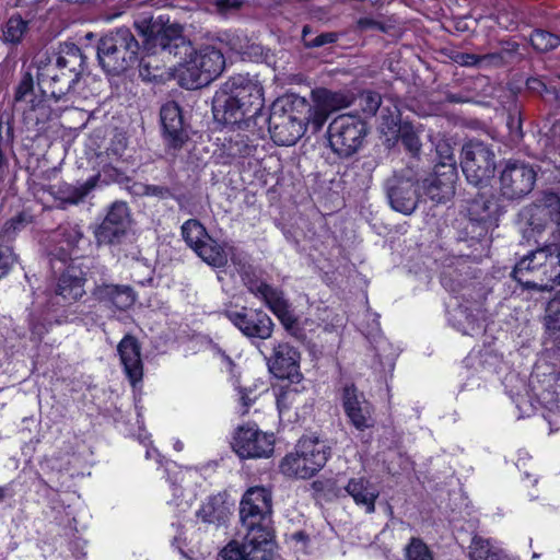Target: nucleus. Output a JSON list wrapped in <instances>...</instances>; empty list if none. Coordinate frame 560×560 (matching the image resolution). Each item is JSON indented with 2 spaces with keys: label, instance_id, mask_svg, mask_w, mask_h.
Masks as SVG:
<instances>
[{
  "label": "nucleus",
  "instance_id": "7",
  "mask_svg": "<svg viewBox=\"0 0 560 560\" xmlns=\"http://www.w3.org/2000/svg\"><path fill=\"white\" fill-rule=\"evenodd\" d=\"M330 447L318 438L303 436L295 452L288 454L280 463V470L288 477L310 479L327 463Z\"/></svg>",
  "mask_w": 560,
  "mask_h": 560
},
{
  "label": "nucleus",
  "instance_id": "16",
  "mask_svg": "<svg viewBox=\"0 0 560 560\" xmlns=\"http://www.w3.org/2000/svg\"><path fill=\"white\" fill-rule=\"evenodd\" d=\"M226 317L247 337L260 339L271 337L273 323L271 318L261 311H230L226 312Z\"/></svg>",
  "mask_w": 560,
  "mask_h": 560
},
{
  "label": "nucleus",
  "instance_id": "56",
  "mask_svg": "<svg viewBox=\"0 0 560 560\" xmlns=\"http://www.w3.org/2000/svg\"><path fill=\"white\" fill-rule=\"evenodd\" d=\"M144 192L145 195L156 196L159 198H167L168 196H171V191L168 188L155 185L147 186Z\"/></svg>",
  "mask_w": 560,
  "mask_h": 560
},
{
  "label": "nucleus",
  "instance_id": "14",
  "mask_svg": "<svg viewBox=\"0 0 560 560\" xmlns=\"http://www.w3.org/2000/svg\"><path fill=\"white\" fill-rule=\"evenodd\" d=\"M457 178V170L452 164L435 165L433 173L422 180V192L435 203H445L455 195Z\"/></svg>",
  "mask_w": 560,
  "mask_h": 560
},
{
  "label": "nucleus",
  "instance_id": "26",
  "mask_svg": "<svg viewBox=\"0 0 560 560\" xmlns=\"http://www.w3.org/2000/svg\"><path fill=\"white\" fill-rule=\"evenodd\" d=\"M469 214L472 221L494 225L500 215V208L494 198L479 196L471 202Z\"/></svg>",
  "mask_w": 560,
  "mask_h": 560
},
{
  "label": "nucleus",
  "instance_id": "64",
  "mask_svg": "<svg viewBox=\"0 0 560 560\" xmlns=\"http://www.w3.org/2000/svg\"><path fill=\"white\" fill-rule=\"evenodd\" d=\"M383 345H385L384 341L380 342V345L376 347V350L378 351L382 348Z\"/></svg>",
  "mask_w": 560,
  "mask_h": 560
},
{
  "label": "nucleus",
  "instance_id": "44",
  "mask_svg": "<svg viewBox=\"0 0 560 560\" xmlns=\"http://www.w3.org/2000/svg\"><path fill=\"white\" fill-rule=\"evenodd\" d=\"M171 23H165L163 25L158 26L156 23H152L151 20H142V21H136L135 25L138 28V31L145 37H148L149 40L152 42L154 46L160 45L155 42L156 34L165 26L170 25Z\"/></svg>",
  "mask_w": 560,
  "mask_h": 560
},
{
  "label": "nucleus",
  "instance_id": "22",
  "mask_svg": "<svg viewBox=\"0 0 560 560\" xmlns=\"http://www.w3.org/2000/svg\"><path fill=\"white\" fill-rule=\"evenodd\" d=\"M345 489L355 504L363 508L366 513H373L375 511V501L380 495V491L369 480L362 477L352 478Z\"/></svg>",
  "mask_w": 560,
  "mask_h": 560
},
{
  "label": "nucleus",
  "instance_id": "30",
  "mask_svg": "<svg viewBox=\"0 0 560 560\" xmlns=\"http://www.w3.org/2000/svg\"><path fill=\"white\" fill-rule=\"evenodd\" d=\"M28 21L20 15H12L2 26L3 40L7 44L19 45L28 33Z\"/></svg>",
  "mask_w": 560,
  "mask_h": 560
},
{
  "label": "nucleus",
  "instance_id": "9",
  "mask_svg": "<svg viewBox=\"0 0 560 560\" xmlns=\"http://www.w3.org/2000/svg\"><path fill=\"white\" fill-rule=\"evenodd\" d=\"M366 136L365 122L358 116L343 114L328 127V141L332 151L342 158L355 153Z\"/></svg>",
  "mask_w": 560,
  "mask_h": 560
},
{
  "label": "nucleus",
  "instance_id": "20",
  "mask_svg": "<svg viewBox=\"0 0 560 560\" xmlns=\"http://www.w3.org/2000/svg\"><path fill=\"white\" fill-rule=\"evenodd\" d=\"M84 282L83 272L74 266H69L58 280L56 294L65 303H73L84 295Z\"/></svg>",
  "mask_w": 560,
  "mask_h": 560
},
{
  "label": "nucleus",
  "instance_id": "35",
  "mask_svg": "<svg viewBox=\"0 0 560 560\" xmlns=\"http://www.w3.org/2000/svg\"><path fill=\"white\" fill-rule=\"evenodd\" d=\"M530 44L538 51H549L560 45V37L542 30H536L530 36Z\"/></svg>",
  "mask_w": 560,
  "mask_h": 560
},
{
  "label": "nucleus",
  "instance_id": "58",
  "mask_svg": "<svg viewBox=\"0 0 560 560\" xmlns=\"http://www.w3.org/2000/svg\"><path fill=\"white\" fill-rule=\"evenodd\" d=\"M21 224H22V219L20 217L13 218L4 224L3 232L5 234H10L11 232L16 231Z\"/></svg>",
  "mask_w": 560,
  "mask_h": 560
},
{
  "label": "nucleus",
  "instance_id": "46",
  "mask_svg": "<svg viewBox=\"0 0 560 560\" xmlns=\"http://www.w3.org/2000/svg\"><path fill=\"white\" fill-rule=\"evenodd\" d=\"M15 261L16 257L12 248L0 245V279L8 275Z\"/></svg>",
  "mask_w": 560,
  "mask_h": 560
},
{
  "label": "nucleus",
  "instance_id": "33",
  "mask_svg": "<svg viewBox=\"0 0 560 560\" xmlns=\"http://www.w3.org/2000/svg\"><path fill=\"white\" fill-rule=\"evenodd\" d=\"M501 552L488 539L477 536L472 538L469 552L471 560H500Z\"/></svg>",
  "mask_w": 560,
  "mask_h": 560
},
{
  "label": "nucleus",
  "instance_id": "11",
  "mask_svg": "<svg viewBox=\"0 0 560 560\" xmlns=\"http://www.w3.org/2000/svg\"><path fill=\"white\" fill-rule=\"evenodd\" d=\"M537 172L533 165L522 161H509L500 175L501 195L515 200L527 196L535 186Z\"/></svg>",
  "mask_w": 560,
  "mask_h": 560
},
{
  "label": "nucleus",
  "instance_id": "43",
  "mask_svg": "<svg viewBox=\"0 0 560 560\" xmlns=\"http://www.w3.org/2000/svg\"><path fill=\"white\" fill-rule=\"evenodd\" d=\"M13 117L10 114H2L0 118V145L9 147L13 142Z\"/></svg>",
  "mask_w": 560,
  "mask_h": 560
},
{
  "label": "nucleus",
  "instance_id": "5",
  "mask_svg": "<svg viewBox=\"0 0 560 560\" xmlns=\"http://www.w3.org/2000/svg\"><path fill=\"white\" fill-rule=\"evenodd\" d=\"M272 513L271 492L265 487H252L243 495L240 503L241 527L238 535L243 537L241 546H258L257 558L264 559L275 545L270 529Z\"/></svg>",
  "mask_w": 560,
  "mask_h": 560
},
{
  "label": "nucleus",
  "instance_id": "55",
  "mask_svg": "<svg viewBox=\"0 0 560 560\" xmlns=\"http://www.w3.org/2000/svg\"><path fill=\"white\" fill-rule=\"evenodd\" d=\"M480 63L486 65H492V66H500L506 62L505 57L503 56V52H491L486 55H480Z\"/></svg>",
  "mask_w": 560,
  "mask_h": 560
},
{
  "label": "nucleus",
  "instance_id": "39",
  "mask_svg": "<svg viewBox=\"0 0 560 560\" xmlns=\"http://www.w3.org/2000/svg\"><path fill=\"white\" fill-rule=\"evenodd\" d=\"M397 132L402 144L409 152H411L412 154H417L420 151L421 142L416 130L411 125L402 124L398 128Z\"/></svg>",
  "mask_w": 560,
  "mask_h": 560
},
{
  "label": "nucleus",
  "instance_id": "24",
  "mask_svg": "<svg viewBox=\"0 0 560 560\" xmlns=\"http://www.w3.org/2000/svg\"><path fill=\"white\" fill-rule=\"evenodd\" d=\"M161 122L165 133L172 139L173 145L178 147L184 141L183 117L175 102H168L161 108Z\"/></svg>",
  "mask_w": 560,
  "mask_h": 560
},
{
  "label": "nucleus",
  "instance_id": "60",
  "mask_svg": "<svg viewBox=\"0 0 560 560\" xmlns=\"http://www.w3.org/2000/svg\"><path fill=\"white\" fill-rule=\"evenodd\" d=\"M515 124V128L517 130V132L521 130V119L520 118H515L514 116L510 115V120L508 122V125L510 126V128H512Z\"/></svg>",
  "mask_w": 560,
  "mask_h": 560
},
{
  "label": "nucleus",
  "instance_id": "32",
  "mask_svg": "<svg viewBox=\"0 0 560 560\" xmlns=\"http://www.w3.org/2000/svg\"><path fill=\"white\" fill-rule=\"evenodd\" d=\"M197 516L205 523L221 525L226 521L228 509L215 499H211L200 508Z\"/></svg>",
  "mask_w": 560,
  "mask_h": 560
},
{
  "label": "nucleus",
  "instance_id": "61",
  "mask_svg": "<svg viewBox=\"0 0 560 560\" xmlns=\"http://www.w3.org/2000/svg\"><path fill=\"white\" fill-rule=\"evenodd\" d=\"M5 497V489L3 487H0V500H3Z\"/></svg>",
  "mask_w": 560,
  "mask_h": 560
},
{
  "label": "nucleus",
  "instance_id": "57",
  "mask_svg": "<svg viewBox=\"0 0 560 560\" xmlns=\"http://www.w3.org/2000/svg\"><path fill=\"white\" fill-rule=\"evenodd\" d=\"M518 50V44L515 42H504L502 43V48L500 52H503L505 60L512 57Z\"/></svg>",
  "mask_w": 560,
  "mask_h": 560
},
{
  "label": "nucleus",
  "instance_id": "28",
  "mask_svg": "<svg viewBox=\"0 0 560 560\" xmlns=\"http://www.w3.org/2000/svg\"><path fill=\"white\" fill-rule=\"evenodd\" d=\"M194 250L203 261L212 267L220 268L228 262V254L224 248L209 235Z\"/></svg>",
  "mask_w": 560,
  "mask_h": 560
},
{
  "label": "nucleus",
  "instance_id": "10",
  "mask_svg": "<svg viewBox=\"0 0 560 560\" xmlns=\"http://www.w3.org/2000/svg\"><path fill=\"white\" fill-rule=\"evenodd\" d=\"M462 168L467 180L479 186L489 180L495 170L494 153L480 141H470L463 147Z\"/></svg>",
  "mask_w": 560,
  "mask_h": 560
},
{
  "label": "nucleus",
  "instance_id": "1",
  "mask_svg": "<svg viewBox=\"0 0 560 560\" xmlns=\"http://www.w3.org/2000/svg\"><path fill=\"white\" fill-rule=\"evenodd\" d=\"M180 24H170L155 36L163 52L177 58L174 77L188 90L203 88L215 80L224 70L225 58L213 45L195 48L183 35Z\"/></svg>",
  "mask_w": 560,
  "mask_h": 560
},
{
  "label": "nucleus",
  "instance_id": "63",
  "mask_svg": "<svg viewBox=\"0 0 560 560\" xmlns=\"http://www.w3.org/2000/svg\"><path fill=\"white\" fill-rule=\"evenodd\" d=\"M552 301H559L560 304V291L557 293V296Z\"/></svg>",
  "mask_w": 560,
  "mask_h": 560
},
{
  "label": "nucleus",
  "instance_id": "21",
  "mask_svg": "<svg viewBox=\"0 0 560 560\" xmlns=\"http://www.w3.org/2000/svg\"><path fill=\"white\" fill-rule=\"evenodd\" d=\"M540 268L534 258V252L523 257L514 267L512 276L522 285L538 291H551L552 284L545 281H538Z\"/></svg>",
  "mask_w": 560,
  "mask_h": 560
},
{
  "label": "nucleus",
  "instance_id": "45",
  "mask_svg": "<svg viewBox=\"0 0 560 560\" xmlns=\"http://www.w3.org/2000/svg\"><path fill=\"white\" fill-rule=\"evenodd\" d=\"M546 326L549 330L560 331V304L559 301H550L546 308Z\"/></svg>",
  "mask_w": 560,
  "mask_h": 560
},
{
  "label": "nucleus",
  "instance_id": "17",
  "mask_svg": "<svg viewBox=\"0 0 560 560\" xmlns=\"http://www.w3.org/2000/svg\"><path fill=\"white\" fill-rule=\"evenodd\" d=\"M249 291L261 298L270 311L280 319L287 329H292L296 323L290 304L283 293L265 282L250 283Z\"/></svg>",
  "mask_w": 560,
  "mask_h": 560
},
{
  "label": "nucleus",
  "instance_id": "53",
  "mask_svg": "<svg viewBox=\"0 0 560 560\" xmlns=\"http://www.w3.org/2000/svg\"><path fill=\"white\" fill-rule=\"evenodd\" d=\"M238 394L240 401L243 406L242 413L245 415L248 411V408L252 406V404L256 400L257 396L254 394V390L252 389H241Z\"/></svg>",
  "mask_w": 560,
  "mask_h": 560
},
{
  "label": "nucleus",
  "instance_id": "52",
  "mask_svg": "<svg viewBox=\"0 0 560 560\" xmlns=\"http://www.w3.org/2000/svg\"><path fill=\"white\" fill-rule=\"evenodd\" d=\"M214 5L219 13L226 14L230 11L240 10L243 5V0H220Z\"/></svg>",
  "mask_w": 560,
  "mask_h": 560
},
{
  "label": "nucleus",
  "instance_id": "50",
  "mask_svg": "<svg viewBox=\"0 0 560 560\" xmlns=\"http://www.w3.org/2000/svg\"><path fill=\"white\" fill-rule=\"evenodd\" d=\"M436 152L440 156V161L436 165H447L452 164V167H456V159L453 152L452 147L446 142H441L438 144Z\"/></svg>",
  "mask_w": 560,
  "mask_h": 560
},
{
  "label": "nucleus",
  "instance_id": "8",
  "mask_svg": "<svg viewBox=\"0 0 560 560\" xmlns=\"http://www.w3.org/2000/svg\"><path fill=\"white\" fill-rule=\"evenodd\" d=\"M268 129L278 145H293L306 130V116L302 115L295 100H277L271 107Z\"/></svg>",
  "mask_w": 560,
  "mask_h": 560
},
{
  "label": "nucleus",
  "instance_id": "3",
  "mask_svg": "<svg viewBox=\"0 0 560 560\" xmlns=\"http://www.w3.org/2000/svg\"><path fill=\"white\" fill-rule=\"evenodd\" d=\"M84 59L74 44H62L56 51L37 55V83L45 97L62 100L79 80Z\"/></svg>",
  "mask_w": 560,
  "mask_h": 560
},
{
  "label": "nucleus",
  "instance_id": "37",
  "mask_svg": "<svg viewBox=\"0 0 560 560\" xmlns=\"http://www.w3.org/2000/svg\"><path fill=\"white\" fill-rule=\"evenodd\" d=\"M126 229L120 225L102 222L95 232V237L100 244L114 243L125 234Z\"/></svg>",
  "mask_w": 560,
  "mask_h": 560
},
{
  "label": "nucleus",
  "instance_id": "47",
  "mask_svg": "<svg viewBox=\"0 0 560 560\" xmlns=\"http://www.w3.org/2000/svg\"><path fill=\"white\" fill-rule=\"evenodd\" d=\"M299 397V393L294 388H287L282 389L277 395V406L279 409V412L282 413L284 410H288Z\"/></svg>",
  "mask_w": 560,
  "mask_h": 560
},
{
  "label": "nucleus",
  "instance_id": "62",
  "mask_svg": "<svg viewBox=\"0 0 560 560\" xmlns=\"http://www.w3.org/2000/svg\"><path fill=\"white\" fill-rule=\"evenodd\" d=\"M175 447H176V450H177V451H180V450L183 448V444H182V443H179V442H177V443L175 444Z\"/></svg>",
  "mask_w": 560,
  "mask_h": 560
},
{
  "label": "nucleus",
  "instance_id": "54",
  "mask_svg": "<svg viewBox=\"0 0 560 560\" xmlns=\"http://www.w3.org/2000/svg\"><path fill=\"white\" fill-rule=\"evenodd\" d=\"M480 55L459 52L455 57V61L462 66H477L480 63Z\"/></svg>",
  "mask_w": 560,
  "mask_h": 560
},
{
  "label": "nucleus",
  "instance_id": "27",
  "mask_svg": "<svg viewBox=\"0 0 560 560\" xmlns=\"http://www.w3.org/2000/svg\"><path fill=\"white\" fill-rule=\"evenodd\" d=\"M257 547L241 546L238 540H232L220 551L218 560H272L275 545L270 546V550L264 559L257 558L256 553H254Z\"/></svg>",
  "mask_w": 560,
  "mask_h": 560
},
{
  "label": "nucleus",
  "instance_id": "18",
  "mask_svg": "<svg viewBox=\"0 0 560 560\" xmlns=\"http://www.w3.org/2000/svg\"><path fill=\"white\" fill-rule=\"evenodd\" d=\"M117 351L125 373L135 386L143 376L140 345L133 336L126 335L118 343Z\"/></svg>",
  "mask_w": 560,
  "mask_h": 560
},
{
  "label": "nucleus",
  "instance_id": "6",
  "mask_svg": "<svg viewBox=\"0 0 560 560\" xmlns=\"http://www.w3.org/2000/svg\"><path fill=\"white\" fill-rule=\"evenodd\" d=\"M139 48L138 40L128 27L116 28L98 40V62L108 74H121L136 65Z\"/></svg>",
  "mask_w": 560,
  "mask_h": 560
},
{
  "label": "nucleus",
  "instance_id": "12",
  "mask_svg": "<svg viewBox=\"0 0 560 560\" xmlns=\"http://www.w3.org/2000/svg\"><path fill=\"white\" fill-rule=\"evenodd\" d=\"M416 174L412 170L394 173L386 180V196L396 212L410 215L417 209L419 196L415 189Z\"/></svg>",
  "mask_w": 560,
  "mask_h": 560
},
{
  "label": "nucleus",
  "instance_id": "42",
  "mask_svg": "<svg viewBox=\"0 0 560 560\" xmlns=\"http://www.w3.org/2000/svg\"><path fill=\"white\" fill-rule=\"evenodd\" d=\"M406 559L433 560L432 555L427 545L418 538H412L409 545L406 547Z\"/></svg>",
  "mask_w": 560,
  "mask_h": 560
},
{
  "label": "nucleus",
  "instance_id": "51",
  "mask_svg": "<svg viewBox=\"0 0 560 560\" xmlns=\"http://www.w3.org/2000/svg\"><path fill=\"white\" fill-rule=\"evenodd\" d=\"M339 39V34L336 32L322 33L313 39L305 40V45L310 48L322 47L328 44H334Z\"/></svg>",
  "mask_w": 560,
  "mask_h": 560
},
{
  "label": "nucleus",
  "instance_id": "34",
  "mask_svg": "<svg viewBox=\"0 0 560 560\" xmlns=\"http://www.w3.org/2000/svg\"><path fill=\"white\" fill-rule=\"evenodd\" d=\"M182 235L187 245L195 249L207 238L208 233L199 221L190 219L182 225Z\"/></svg>",
  "mask_w": 560,
  "mask_h": 560
},
{
  "label": "nucleus",
  "instance_id": "2",
  "mask_svg": "<svg viewBox=\"0 0 560 560\" xmlns=\"http://www.w3.org/2000/svg\"><path fill=\"white\" fill-rule=\"evenodd\" d=\"M520 215L532 236L550 232L545 246L534 252V258L540 268L538 281L548 282L553 289L555 283H560V196L544 192L536 203L524 208Z\"/></svg>",
  "mask_w": 560,
  "mask_h": 560
},
{
  "label": "nucleus",
  "instance_id": "23",
  "mask_svg": "<svg viewBox=\"0 0 560 560\" xmlns=\"http://www.w3.org/2000/svg\"><path fill=\"white\" fill-rule=\"evenodd\" d=\"M93 296L104 303L113 304L118 308H126L133 304L135 295L129 287L100 284L93 290Z\"/></svg>",
  "mask_w": 560,
  "mask_h": 560
},
{
  "label": "nucleus",
  "instance_id": "40",
  "mask_svg": "<svg viewBox=\"0 0 560 560\" xmlns=\"http://www.w3.org/2000/svg\"><path fill=\"white\" fill-rule=\"evenodd\" d=\"M358 102L361 110L370 116L375 115L383 105L382 96L373 91H363L360 93Z\"/></svg>",
  "mask_w": 560,
  "mask_h": 560
},
{
  "label": "nucleus",
  "instance_id": "19",
  "mask_svg": "<svg viewBox=\"0 0 560 560\" xmlns=\"http://www.w3.org/2000/svg\"><path fill=\"white\" fill-rule=\"evenodd\" d=\"M299 351L289 343H279L273 349L270 370L279 378H293L299 374Z\"/></svg>",
  "mask_w": 560,
  "mask_h": 560
},
{
  "label": "nucleus",
  "instance_id": "25",
  "mask_svg": "<svg viewBox=\"0 0 560 560\" xmlns=\"http://www.w3.org/2000/svg\"><path fill=\"white\" fill-rule=\"evenodd\" d=\"M83 233L78 224H62L54 233V241L57 242L56 249L61 260H66L82 240Z\"/></svg>",
  "mask_w": 560,
  "mask_h": 560
},
{
  "label": "nucleus",
  "instance_id": "49",
  "mask_svg": "<svg viewBox=\"0 0 560 560\" xmlns=\"http://www.w3.org/2000/svg\"><path fill=\"white\" fill-rule=\"evenodd\" d=\"M34 81L31 73L25 72L22 77L16 91H15V101L20 102L25 100V97L33 92Z\"/></svg>",
  "mask_w": 560,
  "mask_h": 560
},
{
  "label": "nucleus",
  "instance_id": "36",
  "mask_svg": "<svg viewBox=\"0 0 560 560\" xmlns=\"http://www.w3.org/2000/svg\"><path fill=\"white\" fill-rule=\"evenodd\" d=\"M96 177H92L78 186H69L65 191L63 200L77 205L82 201L96 185Z\"/></svg>",
  "mask_w": 560,
  "mask_h": 560
},
{
  "label": "nucleus",
  "instance_id": "4",
  "mask_svg": "<svg viewBox=\"0 0 560 560\" xmlns=\"http://www.w3.org/2000/svg\"><path fill=\"white\" fill-rule=\"evenodd\" d=\"M262 85L256 77L236 74L231 77L213 97V114L225 124L241 122L245 117L256 116L264 107Z\"/></svg>",
  "mask_w": 560,
  "mask_h": 560
},
{
  "label": "nucleus",
  "instance_id": "59",
  "mask_svg": "<svg viewBox=\"0 0 560 560\" xmlns=\"http://www.w3.org/2000/svg\"><path fill=\"white\" fill-rule=\"evenodd\" d=\"M378 26V23L372 19H369V18H361L359 21H358V27L360 30H369V28H374V27H377Z\"/></svg>",
  "mask_w": 560,
  "mask_h": 560
},
{
  "label": "nucleus",
  "instance_id": "48",
  "mask_svg": "<svg viewBox=\"0 0 560 560\" xmlns=\"http://www.w3.org/2000/svg\"><path fill=\"white\" fill-rule=\"evenodd\" d=\"M457 313H458V317L465 316V318L467 320V325H464L463 323L459 322L460 329L463 330L464 334L472 335L480 328V326L478 324V315L472 314V313H467V308L466 307L464 308L462 306H459Z\"/></svg>",
  "mask_w": 560,
  "mask_h": 560
},
{
  "label": "nucleus",
  "instance_id": "31",
  "mask_svg": "<svg viewBox=\"0 0 560 560\" xmlns=\"http://www.w3.org/2000/svg\"><path fill=\"white\" fill-rule=\"evenodd\" d=\"M380 129L384 135L396 133L400 125V112L398 106L389 101L380 108Z\"/></svg>",
  "mask_w": 560,
  "mask_h": 560
},
{
  "label": "nucleus",
  "instance_id": "41",
  "mask_svg": "<svg viewBox=\"0 0 560 560\" xmlns=\"http://www.w3.org/2000/svg\"><path fill=\"white\" fill-rule=\"evenodd\" d=\"M103 223L116 224L127 228L128 224V207L124 202H116L109 209Z\"/></svg>",
  "mask_w": 560,
  "mask_h": 560
},
{
  "label": "nucleus",
  "instance_id": "29",
  "mask_svg": "<svg viewBox=\"0 0 560 560\" xmlns=\"http://www.w3.org/2000/svg\"><path fill=\"white\" fill-rule=\"evenodd\" d=\"M298 107H301L302 115L306 116V124H310L317 132L324 126L328 116L331 114L327 106H324L318 100L314 107H311L304 98H295Z\"/></svg>",
  "mask_w": 560,
  "mask_h": 560
},
{
  "label": "nucleus",
  "instance_id": "38",
  "mask_svg": "<svg viewBox=\"0 0 560 560\" xmlns=\"http://www.w3.org/2000/svg\"><path fill=\"white\" fill-rule=\"evenodd\" d=\"M317 98L324 106L329 108L330 113L350 105V101L346 95L327 90L318 91Z\"/></svg>",
  "mask_w": 560,
  "mask_h": 560
},
{
  "label": "nucleus",
  "instance_id": "13",
  "mask_svg": "<svg viewBox=\"0 0 560 560\" xmlns=\"http://www.w3.org/2000/svg\"><path fill=\"white\" fill-rule=\"evenodd\" d=\"M273 436L256 424L240 427L233 438V450L242 458L269 457L273 453Z\"/></svg>",
  "mask_w": 560,
  "mask_h": 560
},
{
  "label": "nucleus",
  "instance_id": "15",
  "mask_svg": "<svg viewBox=\"0 0 560 560\" xmlns=\"http://www.w3.org/2000/svg\"><path fill=\"white\" fill-rule=\"evenodd\" d=\"M342 406L350 422L358 430L362 431L373 425V407L354 385L345 386Z\"/></svg>",
  "mask_w": 560,
  "mask_h": 560
}]
</instances>
